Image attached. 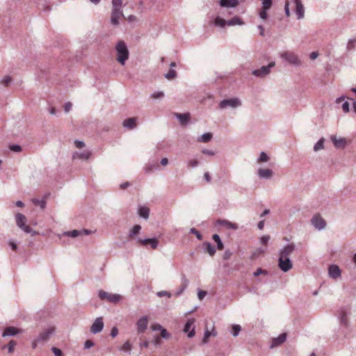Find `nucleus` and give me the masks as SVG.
<instances>
[{"label": "nucleus", "mask_w": 356, "mask_h": 356, "mask_svg": "<svg viewBox=\"0 0 356 356\" xmlns=\"http://www.w3.org/2000/svg\"><path fill=\"white\" fill-rule=\"evenodd\" d=\"M116 51V60L121 65H124L129 58V51L127 45L123 40H119L115 47Z\"/></svg>", "instance_id": "f257e3e1"}, {"label": "nucleus", "mask_w": 356, "mask_h": 356, "mask_svg": "<svg viewBox=\"0 0 356 356\" xmlns=\"http://www.w3.org/2000/svg\"><path fill=\"white\" fill-rule=\"evenodd\" d=\"M15 220L17 227L22 229L24 232L31 234V236H35L38 234V232L33 230L30 226L26 225V218L24 215L19 213H17L15 215Z\"/></svg>", "instance_id": "f03ea898"}, {"label": "nucleus", "mask_w": 356, "mask_h": 356, "mask_svg": "<svg viewBox=\"0 0 356 356\" xmlns=\"http://www.w3.org/2000/svg\"><path fill=\"white\" fill-rule=\"evenodd\" d=\"M281 57L293 66H300L302 64L301 60L292 51H285L281 54Z\"/></svg>", "instance_id": "7ed1b4c3"}, {"label": "nucleus", "mask_w": 356, "mask_h": 356, "mask_svg": "<svg viewBox=\"0 0 356 356\" xmlns=\"http://www.w3.org/2000/svg\"><path fill=\"white\" fill-rule=\"evenodd\" d=\"M98 296L101 300H106L111 303L118 302L122 298L120 294H111L103 290L99 291Z\"/></svg>", "instance_id": "20e7f679"}, {"label": "nucleus", "mask_w": 356, "mask_h": 356, "mask_svg": "<svg viewBox=\"0 0 356 356\" xmlns=\"http://www.w3.org/2000/svg\"><path fill=\"white\" fill-rule=\"evenodd\" d=\"M275 65V62H270L266 66H262L261 68L252 71V74L257 77L264 78L270 72V70Z\"/></svg>", "instance_id": "39448f33"}, {"label": "nucleus", "mask_w": 356, "mask_h": 356, "mask_svg": "<svg viewBox=\"0 0 356 356\" xmlns=\"http://www.w3.org/2000/svg\"><path fill=\"white\" fill-rule=\"evenodd\" d=\"M241 105V102L238 98L226 99L222 100L219 104V107L221 109L227 107L236 108Z\"/></svg>", "instance_id": "423d86ee"}, {"label": "nucleus", "mask_w": 356, "mask_h": 356, "mask_svg": "<svg viewBox=\"0 0 356 356\" xmlns=\"http://www.w3.org/2000/svg\"><path fill=\"white\" fill-rule=\"evenodd\" d=\"M311 224L318 230H323L326 227L325 220L320 214H315L311 219Z\"/></svg>", "instance_id": "0eeeda50"}, {"label": "nucleus", "mask_w": 356, "mask_h": 356, "mask_svg": "<svg viewBox=\"0 0 356 356\" xmlns=\"http://www.w3.org/2000/svg\"><path fill=\"white\" fill-rule=\"evenodd\" d=\"M296 248V245L293 243L286 244L280 250L279 257L282 258H290V255L294 252Z\"/></svg>", "instance_id": "6e6552de"}, {"label": "nucleus", "mask_w": 356, "mask_h": 356, "mask_svg": "<svg viewBox=\"0 0 356 356\" xmlns=\"http://www.w3.org/2000/svg\"><path fill=\"white\" fill-rule=\"evenodd\" d=\"M278 267L281 270L286 273L288 272L293 268V264L290 258H282L278 259Z\"/></svg>", "instance_id": "1a4fd4ad"}, {"label": "nucleus", "mask_w": 356, "mask_h": 356, "mask_svg": "<svg viewBox=\"0 0 356 356\" xmlns=\"http://www.w3.org/2000/svg\"><path fill=\"white\" fill-rule=\"evenodd\" d=\"M104 324L103 322V318L102 317L97 318L90 327V332L96 334L102 331L104 328Z\"/></svg>", "instance_id": "9d476101"}, {"label": "nucleus", "mask_w": 356, "mask_h": 356, "mask_svg": "<svg viewBox=\"0 0 356 356\" xmlns=\"http://www.w3.org/2000/svg\"><path fill=\"white\" fill-rule=\"evenodd\" d=\"M54 327L47 328L46 330L43 331L38 335V337L36 338V341H38L39 343L47 342L49 337L54 334Z\"/></svg>", "instance_id": "9b49d317"}, {"label": "nucleus", "mask_w": 356, "mask_h": 356, "mask_svg": "<svg viewBox=\"0 0 356 356\" xmlns=\"http://www.w3.org/2000/svg\"><path fill=\"white\" fill-rule=\"evenodd\" d=\"M147 324L148 317L147 316H143L141 318H140L136 323L138 333H144L147 327Z\"/></svg>", "instance_id": "f8f14e48"}, {"label": "nucleus", "mask_w": 356, "mask_h": 356, "mask_svg": "<svg viewBox=\"0 0 356 356\" xmlns=\"http://www.w3.org/2000/svg\"><path fill=\"white\" fill-rule=\"evenodd\" d=\"M296 5L295 13L298 19H302L305 17V7L301 0H293Z\"/></svg>", "instance_id": "ddd939ff"}, {"label": "nucleus", "mask_w": 356, "mask_h": 356, "mask_svg": "<svg viewBox=\"0 0 356 356\" xmlns=\"http://www.w3.org/2000/svg\"><path fill=\"white\" fill-rule=\"evenodd\" d=\"M195 319L194 318H189L186 321L184 327V332L187 333L188 332V337L192 338L195 336V327H193L191 330H190L191 327L193 324L195 323Z\"/></svg>", "instance_id": "4468645a"}, {"label": "nucleus", "mask_w": 356, "mask_h": 356, "mask_svg": "<svg viewBox=\"0 0 356 356\" xmlns=\"http://www.w3.org/2000/svg\"><path fill=\"white\" fill-rule=\"evenodd\" d=\"M257 175L260 179H270L273 177V172L268 168H260L257 171Z\"/></svg>", "instance_id": "2eb2a0df"}, {"label": "nucleus", "mask_w": 356, "mask_h": 356, "mask_svg": "<svg viewBox=\"0 0 356 356\" xmlns=\"http://www.w3.org/2000/svg\"><path fill=\"white\" fill-rule=\"evenodd\" d=\"M348 312L346 308H341L339 310V318L341 325L348 327L349 326V321L348 320Z\"/></svg>", "instance_id": "dca6fc26"}, {"label": "nucleus", "mask_w": 356, "mask_h": 356, "mask_svg": "<svg viewBox=\"0 0 356 356\" xmlns=\"http://www.w3.org/2000/svg\"><path fill=\"white\" fill-rule=\"evenodd\" d=\"M286 333H282L277 337L272 339L270 347L271 348L281 346L286 339Z\"/></svg>", "instance_id": "f3484780"}, {"label": "nucleus", "mask_w": 356, "mask_h": 356, "mask_svg": "<svg viewBox=\"0 0 356 356\" xmlns=\"http://www.w3.org/2000/svg\"><path fill=\"white\" fill-rule=\"evenodd\" d=\"M329 276L332 279H337L341 277V270L337 265H330L328 268Z\"/></svg>", "instance_id": "a211bd4d"}, {"label": "nucleus", "mask_w": 356, "mask_h": 356, "mask_svg": "<svg viewBox=\"0 0 356 356\" xmlns=\"http://www.w3.org/2000/svg\"><path fill=\"white\" fill-rule=\"evenodd\" d=\"M124 15L122 10L112 9L111 22L113 25L117 26L119 24L118 19L120 17H123Z\"/></svg>", "instance_id": "6ab92c4d"}, {"label": "nucleus", "mask_w": 356, "mask_h": 356, "mask_svg": "<svg viewBox=\"0 0 356 356\" xmlns=\"http://www.w3.org/2000/svg\"><path fill=\"white\" fill-rule=\"evenodd\" d=\"M330 138L336 148H344L346 145V140L345 138H338L335 136H332Z\"/></svg>", "instance_id": "aec40b11"}, {"label": "nucleus", "mask_w": 356, "mask_h": 356, "mask_svg": "<svg viewBox=\"0 0 356 356\" xmlns=\"http://www.w3.org/2000/svg\"><path fill=\"white\" fill-rule=\"evenodd\" d=\"M137 240L140 243H141L143 245L149 244L153 249H156L159 245V241L156 238H145V239H141L140 238H138Z\"/></svg>", "instance_id": "412c9836"}, {"label": "nucleus", "mask_w": 356, "mask_h": 356, "mask_svg": "<svg viewBox=\"0 0 356 356\" xmlns=\"http://www.w3.org/2000/svg\"><path fill=\"white\" fill-rule=\"evenodd\" d=\"M136 118H129L124 120L122 122V125L124 128L128 129H133L136 127Z\"/></svg>", "instance_id": "4be33fe9"}, {"label": "nucleus", "mask_w": 356, "mask_h": 356, "mask_svg": "<svg viewBox=\"0 0 356 356\" xmlns=\"http://www.w3.org/2000/svg\"><path fill=\"white\" fill-rule=\"evenodd\" d=\"M238 0H220V6L223 8H235L238 6Z\"/></svg>", "instance_id": "5701e85b"}, {"label": "nucleus", "mask_w": 356, "mask_h": 356, "mask_svg": "<svg viewBox=\"0 0 356 356\" xmlns=\"http://www.w3.org/2000/svg\"><path fill=\"white\" fill-rule=\"evenodd\" d=\"M181 282H182L181 286L175 291V295L176 296H180L185 291V289L187 288L188 285V281L185 276L182 277Z\"/></svg>", "instance_id": "b1692460"}, {"label": "nucleus", "mask_w": 356, "mask_h": 356, "mask_svg": "<svg viewBox=\"0 0 356 356\" xmlns=\"http://www.w3.org/2000/svg\"><path fill=\"white\" fill-rule=\"evenodd\" d=\"M216 222L218 225L226 226V227L228 229H234V230L237 229L238 227L237 224L232 222L226 220H218Z\"/></svg>", "instance_id": "393cba45"}, {"label": "nucleus", "mask_w": 356, "mask_h": 356, "mask_svg": "<svg viewBox=\"0 0 356 356\" xmlns=\"http://www.w3.org/2000/svg\"><path fill=\"white\" fill-rule=\"evenodd\" d=\"M149 212H150L149 209L148 207H145V206L139 207V208L138 209V215L141 218H144L145 220H147L149 218Z\"/></svg>", "instance_id": "a878e982"}, {"label": "nucleus", "mask_w": 356, "mask_h": 356, "mask_svg": "<svg viewBox=\"0 0 356 356\" xmlns=\"http://www.w3.org/2000/svg\"><path fill=\"white\" fill-rule=\"evenodd\" d=\"M18 333V330L14 327H6L3 334L2 336L3 337H13L16 335Z\"/></svg>", "instance_id": "bb28decb"}, {"label": "nucleus", "mask_w": 356, "mask_h": 356, "mask_svg": "<svg viewBox=\"0 0 356 356\" xmlns=\"http://www.w3.org/2000/svg\"><path fill=\"white\" fill-rule=\"evenodd\" d=\"M176 118L179 120L181 124H186L189 121V113H175Z\"/></svg>", "instance_id": "cd10ccee"}, {"label": "nucleus", "mask_w": 356, "mask_h": 356, "mask_svg": "<svg viewBox=\"0 0 356 356\" xmlns=\"http://www.w3.org/2000/svg\"><path fill=\"white\" fill-rule=\"evenodd\" d=\"M47 196H48V195H45L44 197H43V199H42V200H38L36 198L33 199L32 202L35 205L39 206L42 209H44L46 207V204H47L46 200L47 198Z\"/></svg>", "instance_id": "c85d7f7f"}, {"label": "nucleus", "mask_w": 356, "mask_h": 356, "mask_svg": "<svg viewBox=\"0 0 356 356\" xmlns=\"http://www.w3.org/2000/svg\"><path fill=\"white\" fill-rule=\"evenodd\" d=\"M90 155L91 152L90 151L84 150L81 152H76L73 156L74 158L77 157L80 159L87 160L90 158Z\"/></svg>", "instance_id": "c756f323"}, {"label": "nucleus", "mask_w": 356, "mask_h": 356, "mask_svg": "<svg viewBox=\"0 0 356 356\" xmlns=\"http://www.w3.org/2000/svg\"><path fill=\"white\" fill-rule=\"evenodd\" d=\"M243 24L244 22L241 18L238 16H235L231 19L227 21V25L228 26L243 25Z\"/></svg>", "instance_id": "7c9ffc66"}, {"label": "nucleus", "mask_w": 356, "mask_h": 356, "mask_svg": "<svg viewBox=\"0 0 356 356\" xmlns=\"http://www.w3.org/2000/svg\"><path fill=\"white\" fill-rule=\"evenodd\" d=\"M356 48V38H350L346 44V51L350 52Z\"/></svg>", "instance_id": "2f4dec72"}, {"label": "nucleus", "mask_w": 356, "mask_h": 356, "mask_svg": "<svg viewBox=\"0 0 356 356\" xmlns=\"http://www.w3.org/2000/svg\"><path fill=\"white\" fill-rule=\"evenodd\" d=\"M203 245L205 248V251L209 253L210 256H213L216 253L215 248L209 242L203 243Z\"/></svg>", "instance_id": "473e14b6"}, {"label": "nucleus", "mask_w": 356, "mask_h": 356, "mask_svg": "<svg viewBox=\"0 0 356 356\" xmlns=\"http://www.w3.org/2000/svg\"><path fill=\"white\" fill-rule=\"evenodd\" d=\"M213 137V134L210 132L203 134L198 139L197 141L200 143H209Z\"/></svg>", "instance_id": "72a5a7b5"}, {"label": "nucleus", "mask_w": 356, "mask_h": 356, "mask_svg": "<svg viewBox=\"0 0 356 356\" xmlns=\"http://www.w3.org/2000/svg\"><path fill=\"white\" fill-rule=\"evenodd\" d=\"M141 230V226L139 225H134L132 229L129 231V237L133 238L138 234H139L140 231Z\"/></svg>", "instance_id": "f704fd0d"}, {"label": "nucleus", "mask_w": 356, "mask_h": 356, "mask_svg": "<svg viewBox=\"0 0 356 356\" xmlns=\"http://www.w3.org/2000/svg\"><path fill=\"white\" fill-rule=\"evenodd\" d=\"M213 240L217 243V249L218 250H222L224 248V245L219 236L218 234H213L212 236Z\"/></svg>", "instance_id": "c9c22d12"}, {"label": "nucleus", "mask_w": 356, "mask_h": 356, "mask_svg": "<svg viewBox=\"0 0 356 356\" xmlns=\"http://www.w3.org/2000/svg\"><path fill=\"white\" fill-rule=\"evenodd\" d=\"M213 24L216 26L224 28L225 26V25H227V21L220 18V17H217L214 19Z\"/></svg>", "instance_id": "e433bc0d"}, {"label": "nucleus", "mask_w": 356, "mask_h": 356, "mask_svg": "<svg viewBox=\"0 0 356 356\" xmlns=\"http://www.w3.org/2000/svg\"><path fill=\"white\" fill-rule=\"evenodd\" d=\"M325 139L321 138L314 146V151L318 152L324 148Z\"/></svg>", "instance_id": "4c0bfd02"}, {"label": "nucleus", "mask_w": 356, "mask_h": 356, "mask_svg": "<svg viewBox=\"0 0 356 356\" xmlns=\"http://www.w3.org/2000/svg\"><path fill=\"white\" fill-rule=\"evenodd\" d=\"M64 234L65 236H67L70 237L75 238V237H77L78 236L81 235V231L77 230V229H74L72 231L66 232H65Z\"/></svg>", "instance_id": "58836bf2"}, {"label": "nucleus", "mask_w": 356, "mask_h": 356, "mask_svg": "<svg viewBox=\"0 0 356 356\" xmlns=\"http://www.w3.org/2000/svg\"><path fill=\"white\" fill-rule=\"evenodd\" d=\"M159 167V164L158 163H156L155 165H152V164H147L146 165V166L145 167V171L146 173H151L152 172H153L154 170H156L158 169Z\"/></svg>", "instance_id": "ea45409f"}, {"label": "nucleus", "mask_w": 356, "mask_h": 356, "mask_svg": "<svg viewBox=\"0 0 356 356\" xmlns=\"http://www.w3.org/2000/svg\"><path fill=\"white\" fill-rule=\"evenodd\" d=\"M17 343L16 341H15L14 340H10V342L8 343V344L7 346H3L2 347L3 349L7 348H8V351L9 353H12L14 350V348L15 346H16Z\"/></svg>", "instance_id": "a19ab883"}, {"label": "nucleus", "mask_w": 356, "mask_h": 356, "mask_svg": "<svg viewBox=\"0 0 356 356\" xmlns=\"http://www.w3.org/2000/svg\"><path fill=\"white\" fill-rule=\"evenodd\" d=\"M177 76V72L175 70L170 69L168 73L164 74V77L168 80H171Z\"/></svg>", "instance_id": "79ce46f5"}, {"label": "nucleus", "mask_w": 356, "mask_h": 356, "mask_svg": "<svg viewBox=\"0 0 356 356\" xmlns=\"http://www.w3.org/2000/svg\"><path fill=\"white\" fill-rule=\"evenodd\" d=\"M268 160H269V156L266 154V153L264 152H261L260 153L259 158L257 159V162L258 163L267 162Z\"/></svg>", "instance_id": "37998d69"}, {"label": "nucleus", "mask_w": 356, "mask_h": 356, "mask_svg": "<svg viewBox=\"0 0 356 356\" xmlns=\"http://www.w3.org/2000/svg\"><path fill=\"white\" fill-rule=\"evenodd\" d=\"M9 149L14 152H21L22 151V147L19 145L13 144L9 145Z\"/></svg>", "instance_id": "c03bdc74"}, {"label": "nucleus", "mask_w": 356, "mask_h": 356, "mask_svg": "<svg viewBox=\"0 0 356 356\" xmlns=\"http://www.w3.org/2000/svg\"><path fill=\"white\" fill-rule=\"evenodd\" d=\"M122 1V0H112V9L121 10Z\"/></svg>", "instance_id": "a18cd8bd"}, {"label": "nucleus", "mask_w": 356, "mask_h": 356, "mask_svg": "<svg viewBox=\"0 0 356 356\" xmlns=\"http://www.w3.org/2000/svg\"><path fill=\"white\" fill-rule=\"evenodd\" d=\"M132 348V346L129 341H126L121 348V350L130 353Z\"/></svg>", "instance_id": "49530a36"}, {"label": "nucleus", "mask_w": 356, "mask_h": 356, "mask_svg": "<svg viewBox=\"0 0 356 356\" xmlns=\"http://www.w3.org/2000/svg\"><path fill=\"white\" fill-rule=\"evenodd\" d=\"M241 330V327L240 325H232V334L234 336V337H236L238 335L240 331Z\"/></svg>", "instance_id": "de8ad7c7"}, {"label": "nucleus", "mask_w": 356, "mask_h": 356, "mask_svg": "<svg viewBox=\"0 0 356 356\" xmlns=\"http://www.w3.org/2000/svg\"><path fill=\"white\" fill-rule=\"evenodd\" d=\"M150 96L153 99H161L164 97L165 94L163 91H155Z\"/></svg>", "instance_id": "09e8293b"}, {"label": "nucleus", "mask_w": 356, "mask_h": 356, "mask_svg": "<svg viewBox=\"0 0 356 356\" xmlns=\"http://www.w3.org/2000/svg\"><path fill=\"white\" fill-rule=\"evenodd\" d=\"M264 250L261 248H257L252 254L251 258L254 259L264 252Z\"/></svg>", "instance_id": "8fccbe9b"}, {"label": "nucleus", "mask_w": 356, "mask_h": 356, "mask_svg": "<svg viewBox=\"0 0 356 356\" xmlns=\"http://www.w3.org/2000/svg\"><path fill=\"white\" fill-rule=\"evenodd\" d=\"M213 335V336H216V332H213L212 333L211 332H209L208 330H207L204 332V337H203V343H207V339L208 338L211 336V335Z\"/></svg>", "instance_id": "3c124183"}, {"label": "nucleus", "mask_w": 356, "mask_h": 356, "mask_svg": "<svg viewBox=\"0 0 356 356\" xmlns=\"http://www.w3.org/2000/svg\"><path fill=\"white\" fill-rule=\"evenodd\" d=\"M190 232H191V234H195V235L196 236V237H197V238L198 240H200H200H202V234H200V232L198 230H197L195 228H194V227L191 228V229H190Z\"/></svg>", "instance_id": "603ef678"}, {"label": "nucleus", "mask_w": 356, "mask_h": 356, "mask_svg": "<svg viewBox=\"0 0 356 356\" xmlns=\"http://www.w3.org/2000/svg\"><path fill=\"white\" fill-rule=\"evenodd\" d=\"M268 9H264V8H261V10L259 11V15L261 19H266L268 15H267V10Z\"/></svg>", "instance_id": "864d4df0"}, {"label": "nucleus", "mask_w": 356, "mask_h": 356, "mask_svg": "<svg viewBox=\"0 0 356 356\" xmlns=\"http://www.w3.org/2000/svg\"><path fill=\"white\" fill-rule=\"evenodd\" d=\"M259 275H268V271L264 269H261V268H259L257 269L255 272H254L253 275L254 277L259 276Z\"/></svg>", "instance_id": "5fc2aeb1"}, {"label": "nucleus", "mask_w": 356, "mask_h": 356, "mask_svg": "<svg viewBox=\"0 0 356 356\" xmlns=\"http://www.w3.org/2000/svg\"><path fill=\"white\" fill-rule=\"evenodd\" d=\"M161 337L163 339H168L170 338V333L167 331L166 329L165 328H162L161 330Z\"/></svg>", "instance_id": "6e6d98bb"}, {"label": "nucleus", "mask_w": 356, "mask_h": 356, "mask_svg": "<svg viewBox=\"0 0 356 356\" xmlns=\"http://www.w3.org/2000/svg\"><path fill=\"white\" fill-rule=\"evenodd\" d=\"M187 165L188 167H191L193 168H196L199 165V162L196 159H192L188 161Z\"/></svg>", "instance_id": "4d7b16f0"}, {"label": "nucleus", "mask_w": 356, "mask_h": 356, "mask_svg": "<svg viewBox=\"0 0 356 356\" xmlns=\"http://www.w3.org/2000/svg\"><path fill=\"white\" fill-rule=\"evenodd\" d=\"M11 81L12 79L10 76H6L1 79V83H3L5 86H8Z\"/></svg>", "instance_id": "13d9d810"}, {"label": "nucleus", "mask_w": 356, "mask_h": 356, "mask_svg": "<svg viewBox=\"0 0 356 356\" xmlns=\"http://www.w3.org/2000/svg\"><path fill=\"white\" fill-rule=\"evenodd\" d=\"M95 346V343L92 340H86L84 343V348L89 349Z\"/></svg>", "instance_id": "bf43d9fd"}, {"label": "nucleus", "mask_w": 356, "mask_h": 356, "mask_svg": "<svg viewBox=\"0 0 356 356\" xmlns=\"http://www.w3.org/2000/svg\"><path fill=\"white\" fill-rule=\"evenodd\" d=\"M52 352L54 353L55 356H63V353L61 350L58 348L53 347L51 348Z\"/></svg>", "instance_id": "052dcab7"}, {"label": "nucleus", "mask_w": 356, "mask_h": 356, "mask_svg": "<svg viewBox=\"0 0 356 356\" xmlns=\"http://www.w3.org/2000/svg\"><path fill=\"white\" fill-rule=\"evenodd\" d=\"M156 295L159 296V297H163V296H167L168 298H170L171 297V293L168 291H159Z\"/></svg>", "instance_id": "680f3d73"}, {"label": "nucleus", "mask_w": 356, "mask_h": 356, "mask_svg": "<svg viewBox=\"0 0 356 356\" xmlns=\"http://www.w3.org/2000/svg\"><path fill=\"white\" fill-rule=\"evenodd\" d=\"M342 109L344 113H348L350 111V105L348 102H345L342 104Z\"/></svg>", "instance_id": "e2e57ef3"}, {"label": "nucleus", "mask_w": 356, "mask_h": 356, "mask_svg": "<svg viewBox=\"0 0 356 356\" xmlns=\"http://www.w3.org/2000/svg\"><path fill=\"white\" fill-rule=\"evenodd\" d=\"M202 152L204 154L209 155V156H214L215 155V152L211 149H203L202 150Z\"/></svg>", "instance_id": "0e129e2a"}, {"label": "nucleus", "mask_w": 356, "mask_h": 356, "mask_svg": "<svg viewBox=\"0 0 356 356\" xmlns=\"http://www.w3.org/2000/svg\"><path fill=\"white\" fill-rule=\"evenodd\" d=\"M74 144L77 148H83L85 146L84 142L79 140H76Z\"/></svg>", "instance_id": "69168bd1"}, {"label": "nucleus", "mask_w": 356, "mask_h": 356, "mask_svg": "<svg viewBox=\"0 0 356 356\" xmlns=\"http://www.w3.org/2000/svg\"><path fill=\"white\" fill-rule=\"evenodd\" d=\"M232 253L229 250H225L223 254V259L228 260L230 259Z\"/></svg>", "instance_id": "338daca9"}, {"label": "nucleus", "mask_w": 356, "mask_h": 356, "mask_svg": "<svg viewBox=\"0 0 356 356\" xmlns=\"http://www.w3.org/2000/svg\"><path fill=\"white\" fill-rule=\"evenodd\" d=\"M118 334V329L117 328V327H113L111 329V331L110 335H111L113 338H114V337H115Z\"/></svg>", "instance_id": "774afa93"}]
</instances>
